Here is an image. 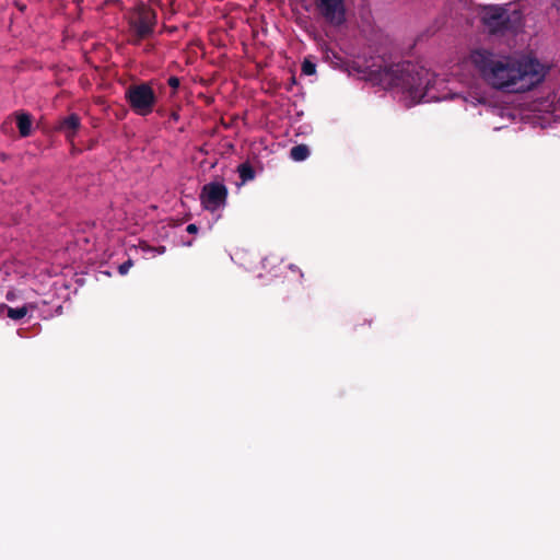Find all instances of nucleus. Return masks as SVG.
Listing matches in <instances>:
<instances>
[{"mask_svg":"<svg viewBox=\"0 0 560 560\" xmlns=\"http://www.w3.org/2000/svg\"><path fill=\"white\" fill-rule=\"evenodd\" d=\"M471 59L483 80L498 90L523 92L545 77L540 62L532 58L498 57L481 49L474 51Z\"/></svg>","mask_w":560,"mask_h":560,"instance_id":"1","label":"nucleus"},{"mask_svg":"<svg viewBox=\"0 0 560 560\" xmlns=\"http://www.w3.org/2000/svg\"><path fill=\"white\" fill-rule=\"evenodd\" d=\"M371 79L386 89L399 88L415 103L422 102L435 82L434 73L410 61L381 66L372 72Z\"/></svg>","mask_w":560,"mask_h":560,"instance_id":"2","label":"nucleus"},{"mask_svg":"<svg viewBox=\"0 0 560 560\" xmlns=\"http://www.w3.org/2000/svg\"><path fill=\"white\" fill-rule=\"evenodd\" d=\"M127 20L130 44L139 45L154 35L158 13L152 8L141 3L129 12Z\"/></svg>","mask_w":560,"mask_h":560,"instance_id":"3","label":"nucleus"},{"mask_svg":"<svg viewBox=\"0 0 560 560\" xmlns=\"http://www.w3.org/2000/svg\"><path fill=\"white\" fill-rule=\"evenodd\" d=\"M485 25L492 34L516 32L522 25V15L518 11H509L501 7H490L482 18Z\"/></svg>","mask_w":560,"mask_h":560,"instance_id":"4","label":"nucleus"},{"mask_svg":"<svg viewBox=\"0 0 560 560\" xmlns=\"http://www.w3.org/2000/svg\"><path fill=\"white\" fill-rule=\"evenodd\" d=\"M125 98L132 112L139 116L150 115L158 102L154 90L144 82L129 85L125 92Z\"/></svg>","mask_w":560,"mask_h":560,"instance_id":"5","label":"nucleus"},{"mask_svg":"<svg viewBox=\"0 0 560 560\" xmlns=\"http://www.w3.org/2000/svg\"><path fill=\"white\" fill-rule=\"evenodd\" d=\"M317 19L324 24L339 28L347 22L346 0H313Z\"/></svg>","mask_w":560,"mask_h":560,"instance_id":"6","label":"nucleus"},{"mask_svg":"<svg viewBox=\"0 0 560 560\" xmlns=\"http://www.w3.org/2000/svg\"><path fill=\"white\" fill-rule=\"evenodd\" d=\"M228 199V188L223 183L211 182L206 184L200 192L202 207L211 212L224 207Z\"/></svg>","mask_w":560,"mask_h":560,"instance_id":"7","label":"nucleus"},{"mask_svg":"<svg viewBox=\"0 0 560 560\" xmlns=\"http://www.w3.org/2000/svg\"><path fill=\"white\" fill-rule=\"evenodd\" d=\"M80 126V117L77 114H70L59 121L57 130L62 132L68 141L72 142Z\"/></svg>","mask_w":560,"mask_h":560,"instance_id":"8","label":"nucleus"},{"mask_svg":"<svg viewBox=\"0 0 560 560\" xmlns=\"http://www.w3.org/2000/svg\"><path fill=\"white\" fill-rule=\"evenodd\" d=\"M15 117L20 136L23 138L28 137L32 132V115L26 112H16Z\"/></svg>","mask_w":560,"mask_h":560,"instance_id":"9","label":"nucleus"},{"mask_svg":"<svg viewBox=\"0 0 560 560\" xmlns=\"http://www.w3.org/2000/svg\"><path fill=\"white\" fill-rule=\"evenodd\" d=\"M310 155V148L306 144H298L291 148L290 156L293 161L302 162Z\"/></svg>","mask_w":560,"mask_h":560,"instance_id":"10","label":"nucleus"},{"mask_svg":"<svg viewBox=\"0 0 560 560\" xmlns=\"http://www.w3.org/2000/svg\"><path fill=\"white\" fill-rule=\"evenodd\" d=\"M0 308H7V316L14 320L23 318L28 312L26 305L13 308V307L8 306L7 304H1Z\"/></svg>","mask_w":560,"mask_h":560,"instance_id":"11","label":"nucleus"},{"mask_svg":"<svg viewBox=\"0 0 560 560\" xmlns=\"http://www.w3.org/2000/svg\"><path fill=\"white\" fill-rule=\"evenodd\" d=\"M237 172L243 183L253 180L255 178V171L253 166L247 162L240 164Z\"/></svg>","mask_w":560,"mask_h":560,"instance_id":"12","label":"nucleus"},{"mask_svg":"<svg viewBox=\"0 0 560 560\" xmlns=\"http://www.w3.org/2000/svg\"><path fill=\"white\" fill-rule=\"evenodd\" d=\"M316 72V65L311 60L305 59L302 62V73L305 75H313Z\"/></svg>","mask_w":560,"mask_h":560,"instance_id":"13","label":"nucleus"},{"mask_svg":"<svg viewBox=\"0 0 560 560\" xmlns=\"http://www.w3.org/2000/svg\"><path fill=\"white\" fill-rule=\"evenodd\" d=\"M133 262L131 259H128L126 260L125 262H122L119 267H118V271L120 275H127V272L129 271V269L132 267Z\"/></svg>","mask_w":560,"mask_h":560,"instance_id":"14","label":"nucleus"},{"mask_svg":"<svg viewBox=\"0 0 560 560\" xmlns=\"http://www.w3.org/2000/svg\"><path fill=\"white\" fill-rule=\"evenodd\" d=\"M167 84L174 90V92L179 88L180 81L177 77H170L167 79Z\"/></svg>","mask_w":560,"mask_h":560,"instance_id":"15","label":"nucleus"},{"mask_svg":"<svg viewBox=\"0 0 560 560\" xmlns=\"http://www.w3.org/2000/svg\"><path fill=\"white\" fill-rule=\"evenodd\" d=\"M186 231L190 234H195L198 232V226L196 224H188Z\"/></svg>","mask_w":560,"mask_h":560,"instance_id":"16","label":"nucleus"},{"mask_svg":"<svg viewBox=\"0 0 560 560\" xmlns=\"http://www.w3.org/2000/svg\"><path fill=\"white\" fill-rule=\"evenodd\" d=\"M149 249L152 250V252H156L158 254H164L165 250H166L165 246H159V247H155V248L149 247Z\"/></svg>","mask_w":560,"mask_h":560,"instance_id":"17","label":"nucleus"},{"mask_svg":"<svg viewBox=\"0 0 560 560\" xmlns=\"http://www.w3.org/2000/svg\"><path fill=\"white\" fill-rule=\"evenodd\" d=\"M289 268H290L292 271H299V272H300V275H301V277H303V273L301 272V270L299 269V267H298V266H295V265H290V266H289Z\"/></svg>","mask_w":560,"mask_h":560,"instance_id":"18","label":"nucleus"},{"mask_svg":"<svg viewBox=\"0 0 560 560\" xmlns=\"http://www.w3.org/2000/svg\"><path fill=\"white\" fill-rule=\"evenodd\" d=\"M172 117H173L174 119H177V118H178V116H177L175 113H173V114H172Z\"/></svg>","mask_w":560,"mask_h":560,"instance_id":"19","label":"nucleus"}]
</instances>
